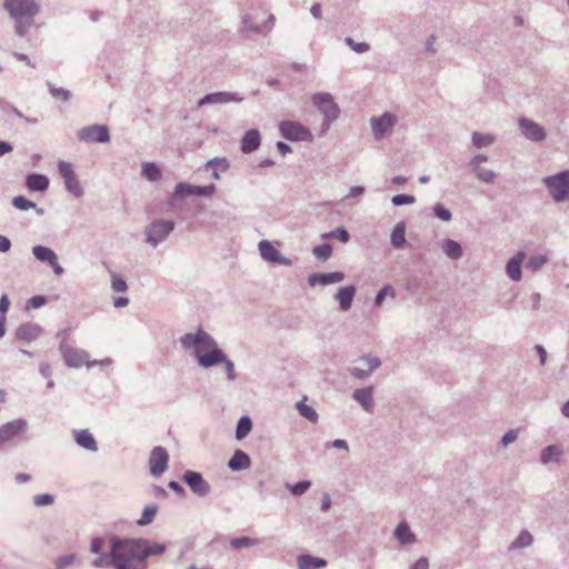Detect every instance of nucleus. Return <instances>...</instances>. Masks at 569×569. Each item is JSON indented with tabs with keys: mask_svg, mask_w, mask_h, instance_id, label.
Here are the masks:
<instances>
[{
	"mask_svg": "<svg viewBox=\"0 0 569 569\" xmlns=\"http://www.w3.org/2000/svg\"><path fill=\"white\" fill-rule=\"evenodd\" d=\"M166 546L159 542L150 543L143 538L114 537L110 542V553L92 560L96 569L113 567L114 569H148L147 558L162 555Z\"/></svg>",
	"mask_w": 569,
	"mask_h": 569,
	"instance_id": "obj_1",
	"label": "nucleus"
},
{
	"mask_svg": "<svg viewBox=\"0 0 569 569\" xmlns=\"http://www.w3.org/2000/svg\"><path fill=\"white\" fill-rule=\"evenodd\" d=\"M3 6L16 20V33L23 37L32 26L39 6L33 0H6Z\"/></svg>",
	"mask_w": 569,
	"mask_h": 569,
	"instance_id": "obj_2",
	"label": "nucleus"
},
{
	"mask_svg": "<svg viewBox=\"0 0 569 569\" xmlns=\"http://www.w3.org/2000/svg\"><path fill=\"white\" fill-rule=\"evenodd\" d=\"M543 183L556 202H563L569 198V170L546 177Z\"/></svg>",
	"mask_w": 569,
	"mask_h": 569,
	"instance_id": "obj_3",
	"label": "nucleus"
},
{
	"mask_svg": "<svg viewBox=\"0 0 569 569\" xmlns=\"http://www.w3.org/2000/svg\"><path fill=\"white\" fill-rule=\"evenodd\" d=\"M173 229L174 222L172 220H154L144 230L146 241L156 248L167 239Z\"/></svg>",
	"mask_w": 569,
	"mask_h": 569,
	"instance_id": "obj_4",
	"label": "nucleus"
},
{
	"mask_svg": "<svg viewBox=\"0 0 569 569\" xmlns=\"http://www.w3.org/2000/svg\"><path fill=\"white\" fill-rule=\"evenodd\" d=\"M279 131L282 138L289 141H308L313 140L310 130L298 121L283 120L279 123Z\"/></svg>",
	"mask_w": 569,
	"mask_h": 569,
	"instance_id": "obj_5",
	"label": "nucleus"
},
{
	"mask_svg": "<svg viewBox=\"0 0 569 569\" xmlns=\"http://www.w3.org/2000/svg\"><path fill=\"white\" fill-rule=\"evenodd\" d=\"M196 359L200 367L211 368L224 361V352L218 347L217 341L211 337V341L206 343L204 349L196 352Z\"/></svg>",
	"mask_w": 569,
	"mask_h": 569,
	"instance_id": "obj_6",
	"label": "nucleus"
},
{
	"mask_svg": "<svg viewBox=\"0 0 569 569\" xmlns=\"http://www.w3.org/2000/svg\"><path fill=\"white\" fill-rule=\"evenodd\" d=\"M312 103L322 113L323 119L337 120L340 114V108L333 101V98L328 92H319L312 96Z\"/></svg>",
	"mask_w": 569,
	"mask_h": 569,
	"instance_id": "obj_7",
	"label": "nucleus"
},
{
	"mask_svg": "<svg viewBox=\"0 0 569 569\" xmlns=\"http://www.w3.org/2000/svg\"><path fill=\"white\" fill-rule=\"evenodd\" d=\"M58 171L63 179L67 191L72 193L76 198H81L83 196V189L74 173L73 166L70 162L60 160L58 162Z\"/></svg>",
	"mask_w": 569,
	"mask_h": 569,
	"instance_id": "obj_8",
	"label": "nucleus"
},
{
	"mask_svg": "<svg viewBox=\"0 0 569 569\" xmlns=\"http://www.w3.org/2000/svg\"><path fill=\"white\" fill-rule=\"evenodd\" d=\"M216 184L194 186L188 182H178L174 187L172 197L182 199L190 196L211 197L216 191Z\"/></svg>",
	"mask_w": 569,
	"mask_h": 569,
	"instance_id": "obj_9",
	"label": "nucleus"
},
{
	"mask_svg": "<svg viewBox=\"0 0 569 569\" xmlns=\"http://www.w3.org/2000/svg\"><path fill=\"white\" fill-rule=\"evenodd\" d=\"M397 123V116L391 112H383L380 117H372L370 124L376 140H381L391 133Z\"/></svg>",
	"mask_w": 569,
	"mask_h": 569,
	"instance_id": "obj_10",
	"label": "nucleus"
},
{
	"mask_svg": "<svg viewBox=\"0 0 569 569\" xmlns=\"http://www.w3.org/2000/svg\"><path fill=\"white\" fill-rule=\"evenodd\" d=\"M78 139L82 142H98L107 143L110 141V132L104 124H91L81 128L78 133Z\"/></svg>",
	"mask_w": 569,
	"mask_h": 569,
	"instance_id": "obj_11",
	"label": "nucleus"
},
{
	"mask_svg": "<svg viewBox=\"0 0 569 569\" xmlns=\"http://www.w3.org/2000/svg\"><path fill=\"white\" fill-rule=\"evenodd\" d=\"M182 481L190 488V490L198 497H207L211 492V486L203 478V476L193 470H187L182 475Z\"/></svg>",
	"mask_w": 569,
	"mask_h": 569,
	"instance_id": "obj_12",
	"label": "nucleus"
},
{
	"mask_svg": "<svg viewBox=\"0 0 569 569\" xmlns=\"http://www.w3.org/2000/svg\"><path fill=\"white\" fill-rule=\"evenodd\" d=\"M358 362L361 363V367L348 368V372L357 379L369 378L381 366L380 359L370 353L361 356Z\"/></svg>",
	"mask_w": 569,
	"mask_h": 569,
	"instance_id": "obj_13",
	"label": "nucleus"
},
{
	"mask_svg": "<svg viewBox=\"0 0 569 569\" xmlns=\"http://www.w3.org/2000/svg\"><path fill=\"white\" fill-rule=\"evenodd\" d=\"M518 124L521 131V134L532 141V142H541L546 139L547 133L543 127H541L538 122L522 117L518 120Z\"/></svg>",
	"mask_w": 569,
	"mask_h": 569,
	"instance_id": "obj_14",
	"label": "nucleus"
},
{
	"mask_svg": "<svg viewBox=\"0 0 569 569\" xmlns=\"http://www.w3.org/2000/svg\"><path fill=\"white\" fill-rule=\"evenodd\" d=\"M169 462L168 451L163 447H154L149 458L150 472L153 477H160L167 469Z\"/></svg>",
	"mask_w": 569,
	"mask_h": 569,
	"instance_id": "obj_15",
	"label": "nucleus"
},
{
	"mask_svg": "<svg viewBox=\"0 0 569 569\" xmlns=\"http://www.w3.org/2000/svg\"><path fill=\"white\" fill-rule=\"evenodd\" d=\"M59 349L68 367L79 368L82 365L88 366V363H90L88 361L89 355L84 350L74 349L64 342L60 345Z\"/></svg>",
	"mask_w": 569,
	"mask_h": 569,
	"instance_id": "obj_16",
	"label": "nucleus"
},
{
	"mask_svg": "<svg viewBox=\"0 0 569 569\" xmlns=\"http://www.w3.org/2000/svg\"><path fill=\"white\" fill-rule=\"evenodd\" d=\"M260 256L263 260L281 264V266H291V260L289 258L283 257L280 251L268 240H261L258 244Z\"/></svg>",
	"mask_w": 569,
	"mask_h": 569,
	"instance_id": "obj_17",
	"label": "nucleus"
},
{
	"mask_svg": "<svg viewBox=\"0 0 569 569\" xmlns=\"http://www.w3.org/2000/svg\"><path fill=\"white\" fill-rule=\"evenodd\" d=\"M210 341L211 336L202 329H199L196 333H186L180 338L182 348L186 350L194 348V353L204 349L206 343Z\"/></svg>",
	"mask_w": 569,
	"mask_h": 569,
	"instance_id": "obj_18",
	"label": "nucleus"
},
{
	"mask_svg": "<svg viewBox=\"0 0 569 569\" xmlns=\"http://www.w3.org/2000/svg\"><path fill=\"white\" fill-rule=\"evenodd\" d=\"M242 99L243 98L236 92L219 91L206 94L203 98L199 100L198 106L202 107L206 104H223L229 102H240L242 101Z\"/></svg>",
	"mask_w": 569,
	"mask_h": 569,
	"instance_id": "obj_19",
	"label": "nucleus"
},
{
	"mask_svg": "<svg viewBox=\"0 0 569 569\" xmlns=\"http://www.w3.org/2000/svg\"><path fill=\"white\" fill-rule=\"evenodd\" d=\"M352 399L366 411L371 413L375 408L373 401V387L356 389L352 393Z\"/></svg>",
	"mask_w": 569,
	"mask_h": 569,
	"instance_id": "obj_20",
	"label": "nucleus"
},
{
	"mask_svg": "<svg viewBox=\"0 0 569 569\" xmlns=\"http://www.w3.org/2000/svg\"><path fill=\"white\" fill-rule=\"evenodd\" d=\"M345 279V273L341 271H335L329 273L316 272L309 276L308 283L311 287L317 284L328 286L331 283L341 282Z\"/></svg>",
	"mask_w": 569,
	"mask_h": 569,
	"instance_id": "obj_21",
	"label": "nucleus"
},
{
	"mask_svg": "<svg viewBox=\"0 0 569 569\" xmlns=\"http://www.w3.org/2000/svg\"><path fill=\"white\" fill-rule=\"evenodd\" d=\"M27 429V421L24 419H16L7 422L0 427V438L3 442L9 441L17 435L23 432Z\"/></svg>",
	"mask_w": 569,
	"mask_h": 569,
	"instance_id": "obj_22",
	"label": "nucleus"
},
{
	"mask_svg": "<svg viewBox=\"0 0 569 569\" xmlns=\"http://www.w3.org/2000/svg\"><path fill=\"white\" fill-rule=\"evenodd\" d=\"M42 332L41 327L38 323L26 322L21 323L16 329V338L22 341H33L36 340Z\"/></svg>",
	"mask_w": 569,
	"mask_h": 569,
	"instance_id": "obj_23",
	"label": "nucleus"
},
{
	"mask_svg": "<svg viewBox=\"0 0 569 569\" xmlns=\"http://www.w3.org/2000/svg\"><path fill=\"white\" fill-rule=\"evenodd\" d=\"M356 287L353 284L341 287L335 295V299L339 302V307L342 311H348L356 296Z\"/></svg>",
	"mask_w": 569,
	"mask_h": 569,
	"instance_id": "obj_24",
	"label": "nucleus"
},
{
	"mask_svg": "<svg viewBox=\"0 0 569 569\" xmlns=\"http://www.w3.org/2000/svg\"><path fill=\"white\" fill-rule=\"evenodd\" d=\"M261 143V136L258 129L248 130L241 139V151L243 153H251L256 151Z\"/></svg>",
	"mask_w": 569,
	"mask_h": 569,
	"instance_id": "obj_25",
	"label": "nucleus"
},
{
	"mask_svg": "<svg viewBox=\"0 0 569 569\" xmlns=\"http://www.w3.org/2000/svg\"><path fill=\"white\" fill-rule=\"evenodd\" d=\"M73 436H74V440L83 449L88 450V451H91V452H97L98 451V445H97V441L94 439V437L92 436V433L87 430V429H82V430H74L73 431Z\"/></svg>",
	"mask_w": 569,
	"mask_h": 569,
	"instance_id": "obj_26",
	"label": "nucleus"
},
{
	"mask_svg": "<svg viewBox=\"0 0 569 569\" xmlns=\"http://www.w3.org/2000/svg\"><path fill=\"white\" fill-rule=\"evenodd\" d=\"M525 259V252L520 251L516 256H513L506 266V272L509 276V278L513 281L521 280L522 272H521V263Z\"/></svg>",
	"mask_w": 569,
	"mask_h": 569,
	"instance_id": "obj_27",
	"label": "nucleus"
},
{
	"mask_svg": "<svg viewBox=\"0 0 569 569\" xmlns=\"http://www.w3.org/2000/svg\"><path fill=\"white\" fill-rule=\"evenodd\" d=\"M298 569H321L327 566V560L311 555H300L297 558Z\"/></svg>",
	"mask_w": 569,
	"mask_h": 569,
	"instance_id": "obj_28",
	"label": "nucleus"
},
{
	"mask_svg": "<svg viewBox=\"0 0 569 569\" xmlns=\"http://www.w3.org/2000/svg\"><path fill=\"white\" fill-rule=\"evenodd\" d=\"M49 183L48 177L40 173H30L26 178V186L30 191H46Z\"/></svg>",
	"mask_w": 569,
	"mask_h": 569,
	"instance_id": "obj_29",
	"label": "nucleus"
},
{
	"mask_svg": "<svg viewBox=\"0 0 569 569\" xmlns=\"http://www.w3.org/2000/svg\"><path fill=\"white\" fill-rule=\"evenodd\" d=\"M251 460L248 453L242 450H236L228 461V468L232 471H240L250 467Z\"/></svg>",
	"mask_w": 569,
	"mask_h": 569,
	"instance_id": "obj_30",
	"label": "nucleus"
},
{
	"mask_svg": "<svg viewBox=\"0 0 569 569\" xmlns=\"http://www.w3.org/2000/svg\"><path fill=\"white\" fill-rule=\"evenodd\" d=\"M230 164L227 158H213L206 162V170H211V176L214 180H219L220 173L228 171Z\"/></svg>",
	"mask_w": 569,
	"mask_h": 569,
	"instance_id": "obj_31",
	"label": "nucleus"
},
{
	"mask_svg": "<svg viewBox=\"0 0 569 569\" xmlns=\"http://www.w3.org/2000/svg\"><path fill=\"white\" fill-rule=\"evenodd\" d=\"M395 537L401 545H410L416 541V536L406 521L400 522L396 527Z\"/></svg>",
	"mask_w": 569,
	"mask_h": 569,
	"instance_id": "obj_32",
	"label": "nucleus"
},
{
	"mask_svg": "<svg viewBox=\"0 0 569 569\" xmlns=\"http://www.w3.org/2000/svg\"><path fill=\"white\" fill-rule=\"evenodd\" d=\"M441 249L443 251V253L452 259V260H458L462 257V247L459 242H457L456 240H452V239H445L442 242H441Z\"/></svg>",
	"mask_w": 569,
	"mask_h": 569,
	"instance_id": "obj_33",
	"label": "nucleus"
},
{
	"mask_svg": "<svg viewBox=\"0 0 569 569\" xmlns=\"http://www.w3.org/2000/svg\"><path fill=\"white\" fill-rule=\"evenodd\" d=\"M562 448L558 445H549L541 450L540 462L548 465L551 461H559L562 455Z\"/></svg>",
	"mask_w": 569,
	"mask_h": 569,
	"instance_id": "obj_34",
	"label": "nucleus"
},
{
	"mask_svg": "<svg viewBox=\"0 0 569 569\" xmlns=\"http://www.w3.org/2000/svg\"><path fill=\"white\" fill-rule=\"evenodd\" d=\"M32 253L37 260L48 263L57 257L56 252L51 248L40 244L32 247Z\"/></svg>",
	"mask_w": 569,
	"mask_h": 569,
	"instance_id": "obj_35",
	"label": "nucleus"
},
{
	"mask_svg": "<svg viewBox=\"0 0 569 569\" xmlns=\"http://www.w3.org/2000/svg\"><path fill=\"white\" fill-rule=\"evenodd\" d=\"M391 244L399 249L406 243V227L403 222H398L392 229L390 236Z\"/></svg>",
	"mask_w": 569,
	"mask_h": 569,
	"instance_id": "obj_36",
	"label": "nucleus"
},
{
	"mask_svg": "<svg viewBox=\"0 0 569 569\" xmlns=\"http://www.w3.org/2000/svg\"><path fill=\"white\" fill-rule=\"evenodd\" d=\"M532 542H533L532 535L527 530H522L518 535V537L509 545L508 549L517 550V549L527 548V547L531 546Z\"/></svg>",
	"mask_w": 569,
	"mask_h": 569,
	"instance_id": "obj_37",
	"label": "nucleus"
},
{
	"mask_svg": "<svg viewBox=\"0 0 569 569\" xmlns=\"http://www.w3.org/2000/svg\"><path fill=\"white\" fill-rule=\"evenodd\" d=\"M471 141L476 148L481 149L491 146L496 141V137L490 133L475 131L472 133Z\"/></svg>",
	"mask_w": 569,
	"mask_h": 569,
	"instance_id": "obj_38",
	"label": "nucleus"
},
{
	"mask_svg": "<svg viewBox=\"0 0 569 569\" xmlns=\"http://www.w3.org/2000/svg\"><path fill=\"white\" fill-rule=\"evenodd\" d=\"M158 509L159 508H158L157 503H151V505L146 506L142 510L141 517L137 520V525L138 526L150 525L154 520Z\"/></svg>",
	"mask_w": 569,
	"mask_h": 569,
	"instance_id": "obj_39",
	"label": "nucleus"
},
{
	"mask_svg": "<svg viewBox=\"0 0 569 569\" xmlns=\"http://www.w3.org/2000/svg\"><path fill=\"white\" fill-rule=\"evenodd\" d=\"M296 409L301 417L306 418L310 422L316 423L318 421L319 416L317 411L312 407L306 405L305 400L298 401L296 403Z\"/></svg>",
	"mask_w": 569,
	"mask_h": 569,
	"instance_id": "obj_40",
	"label": "nucleus"
},
{
	"mask_svg": "<svg viewBox=\"0 0 569 569\" xmlns=\"http://www.w3.org/2000/svg\"><path fill=\"white\" fill-rule=\"evenodd\" d=\"M251 429H252V421H251L250 417L242 416L237 422L236 438L238 440L243 439L244 437L248 436V433L251 431Z\"/></svg>",
	"mask_w": 569,
	"mask_h": 569,
	"instance_id": "obj_41",
	"label": "nucleus"
},
{
	"mask_svg": "<svg viewBox=\"0 0 569 569\" xmlns=\"http://www.w3.org/2000/svg\"><path fill=\"white\" fill-rule=\"evenodd\" d=\"M471 170L473 171L476 178L485 183H493L498 176L493 170L483 168L481 166L472 168Z\"/></svg>",
	"mask_w": 569,
	"mask_h": 569,
	"instance_id": "obj_42",
	"label": "nucleus"
},
{
	"mask_svg": "<svg viewBox=\"0 0 569 569\" xmlns=\"http://www.w3.org/2000/svg\"><path fill=\"white\" fill-rule=\"evenodd\" d=\"M230 547L233 549L251 548L259 545V540L250 537H236L230 539Z\"/></svg>",
	"mask_w": 569,
	"mask_h": 569,
	"instance_id": "obj_43",
	"label": "nucleus"
},
{
	"mask_svg": "<svg viewBox=\"0 0 569 569\" xmlns=\"http://www.w3.org/2000/svg\"><path fill=\"white\" fill-rule=\"evenodd\" d=\"M47 88L50 94L57 100L67 102L72 97L71 92L68 89L56 87L50 81H47Z\"/></svg>",
	"mask_w": 569,
	"mask_h": 569,
	"instance_id": "obj_44",
	"label": "nucleus"
},
{
	"mask_svg": "<svg viewBox=\"0 0 569 569\" xmlns=\"http://www.w3.org/2000/svg\"><path fill=\"white\" fill-rule=\"evenodd\" d=\"M142 174L150 181H158L161 178V170L154 162H144Z\"/></svg>",
	"mask_w": 569,
	"mask_h": 569,
	"instance_id": "obj_45",
	"label": "nucleus"
},
{
	"mask_svg": "<svg viewBox=\"0 0 569 569\" xmlns=\"http://www.w3.org/2000/svg\"><path fill=\"white\" fill-rule=\"evenodd\" d=\"M386 297L393 299L396 297L395 288L391 284H385L376 295L375 306L381 307Z\"/></svg>",
	"mask_w": 569,
	"mask_h": 569,
	"instance_id": "obj_46",
	"label": "nucleus"
},
{
	"mask_svg": "<svg viewBox=\"0 0 569 569\" xmlns=\"http://www.w3.org/2000/svg\"><path fill=\"white\" fill-rule=\"evenodd\" d=\"M322 238H325V239H338L342 243H347L349 241V239H350V234H349V232L345 228L340 227V228H337V229H335L332 231L323 233Z\"/></svg>",
	"mask_w": 569,
	"mask_h": 569,
	"instance_id": "obj_47",
	"label": "nucleus"
},
{
	"mask_svg": "<svg viewBox=\"0 0 569 569\" xmlns=\"http://www.w3.org/2000/svg\"><path fill=\"white\" fill-rule=\"evenodd\" d=\"M12 206L21 211L29 210L31 208H37V203L27 199L23 196H17L12 199Z\"/></svg>",
	"mask_w": 569,
	"mask_h": 569,
	"instance_id": "obj_48",
	"label": "nucleus"
},
{
	"mask_svg": "<svg viewBox=\"0 0 569 569\" xmlns=\"http://www.w3.org/2000/svg\"><path fill=\"white\" fill-rule=\"evenodd\" d=\"M312 252L319 260L327 261L332 253V248L329 243H322L315 247Z\"/></svg>",
	"mask_w": 569,
	"mask_h": 569,
	"instance_id": "obj_49",
	"label": "nucleus"
},
{
	"mask_svg": "<svg viewBox=\"0 0 569 569\" xmlns=\"http://www.w3.org/2000/svg\"><path fill=\"white\" fill-rule=\"evenodd\" d=\"M111 288L114 292H126L128 284L123 278L111 271Z\"/></svg>",
	"mask_w": 569,
	"mask_h": 569,
	"instance_id": "obj_50",
	"label": "nucleus"
},
{
	"mask_svg": "<svg viewBox=\"0 0 569 569\" xmlns=\"http://www.w3.org/2000/svg\"><path fill=\"white\" fill-rule=\"evenodd\" d=\"M287 487L293 496H301L311 487V481L301 480L295 485H287Z\"/></svg>",
	"mask_w": 569,
	"mask_h": 569,
	"instance_id": "obj_51",
	"label": "nucleus"
},
{
	"mask_svg": "<svg viewBox=\"0 0 569 569\" xmlns=\"http://www.w3.org/2000/svg\"><path fill=\"white\" fill-rule=\"evenodd\" d=\"M106 547V541L100 537H94L90 541V552L98 555V557L102 555H109V552H103Z\"/></svg>",
	"mask_w": 569,
	"mask_h": 569,
	"instance_id": "obj_52",
	"label": "nucleus"
},
{
	"mask_svg": "<svg viewBox=\"0 0 569 569\" xmlns=\"http://www.w3.org/2000/svg\"><path fill=\"white\" fill-rule=\"evenodd\" d=\"M347 46L357 53H365L370 50V44L367 42H356L351 37L345 39Z\"/></svg>",
	"mask_w": 569,
	"mask_h": 569,
	"instance_id": "obj_53",
	"label": "nucleus"
},
{
	"mask_svg": "<svg viewBox=\"0 0 569 569\" xmlns=\"http://www.w3.org/2000/svg\"><path fill=\"white\" fill-rule=\"evenodd\" d=\"M547 262V257L543 254H537L529 258L526 267L532 271L539 270Z\"/></svg>",
	"mask_w": 569,
	"mask_h": 569,
	"instance_id": "obj_54",
	"label": "nucleus"
},
{
	"mask_svg": "<svg viewBox=\"0 0 569 569\" xmlns=\"http://www.w3.org/2000/svg\"><path fill=\"white\" fill-rule=\"evenodd\" d=\"M391 202L393 206L400 207L405 204H412L416 202V198L411 194H396L391 198Z\"/></svg>",
	"mask_w": 569,
	"mask_h": 569,
	"instance_id": "obj_55",
	"label": "nucleus"
},
{
	"mask_svg": "<svg viewBox=\"0 0 569 569\" xmlns=\"http://www.w3.org/2000/svg\"><path fill=\"white\" fill-rule=\"evenodd\" d=\"M54 501V497L51 493H40L33 497V505L36 507L50 506Z\"/></svg>",
	"mask_w": 569,
	"mask_h": 569,
	"instance_id": "obj_56",
	"label": "nucleus"
},
{
	"mask_svg": "<svg viewBox=\"0 0 569 569\" xmlns=\"http://www.w3.org/2000/svg\"><path fill=\"white\" fill-rule=\"evenodd\" d=\"M433 212H435V216L442 221H450L452 218L450 210L447 209L442 203H437L433 207Z\"/></svg>",
	"mask_w": 569,
	"mask_h": 569,
	"instance_id": "obj_57",
	"label": "nucleus"
},
{
	"mask_svg": "<svg viewBox=\"0 0 569 569\" xmlns=\"http://www.w3.org/2000/svg\"><path fill=\"white\" fill-rule=\"evenodd\" d=\"M76 556L74 555H64L56 560V568L57 569H64L73 563Z\"/></svg>",
	"mask_w": 569,
	"mask_h": 569,
	"instance_id": "obj_58",
	"label": "nucleus"
},
{
	"mask_svg": "<svg viewBox=\"0 0 569 569\" xmlns=\"http://www.w3.org/2000/svg\"><path fill=\"white\" fill-rule=\"evenodd\" d=\"M226 369V375L229 381L236 380L234 363L224 355V361H222Z\"/></svg>",
	"mask_w": 569,
	"mask_h": 569,
	"instance_id": "obj_59",
	"label": "nucleus"
},
{
	"mask_svg": "<svg viewBox=\"0 0 569 569\" xmlns=\"http://www.w3.org/2000/svg\"><path fill=\"white\" fill-rule=\"evenodd\" d=\"M518 438V431L515 430V429H510L509 431H507L502 438H501V445L506 448L508 447L510 443L515 442Z\"/></svg>",
	"mask_w": 569,
	"mask_h": 569,
	"instance_id": "obj_60",
	"label": "nucleus"
},
{
	"mask_svg": "<svg viewBox=\"0 0 569 569\" xmlns=\"http://www.w3.org/2000/svg\"><path fill=\"white\" fill-rule=\"evenodd\" d=\"M46 302H47V298H46L44 296H40V295H38V296H33V297H31V298L28 300L27 306H28L29 308L38 309V308H40V307L44 306V305H46Z\"/></svg>",
	"mask_w": 569,
	"mask_h": 569,
	"instance_id": "obj_61",
	"label": "nucleus"
},
{
	"mask_svg": "<svg viewBox=\"0 0 569 569\" xmlns=\"http://www.w3.org/2000/svg\"><path fill=\"white\" fill-rule=\"evenodd\" d=\"M1 110L3 114H6L7 117L16 116L21 119V117L23 116V113L20 110H18L14 106L10 103H4L1 107Z\"/></svg>",
	"mask_w": 569,
	"mask_h": 569,
	"instance_id": "obj_62",
	"label": "nucleus"
},
{
	"mask_svg": "<svg viewBox=\"0 0 569 569\" xmlns=\"http://www.w3.org/2000/svg\"><path fill=\"white\" fill-rule=\"evenodd\" d=\"M489 160V157L487 154H476L473 156L470 160H469V163L468 166L472 169V168H477V167H480L482 162H486Z\"/></svg>",
	"mask_w": 569,
	"mask_h": 569,
	"instance_id": "obj_63",
	"label": "nucleus"
},
{
	"mask_svg": "<svg viewBox=\"0 0 569 569\" xmlns=\"http://www.w3.org/2000/svg\"><path fill=\"white\" fill-rule=\"evenodd\" d=\"M429 568V561L426 557L419 558L410 569H428Z\"/></svg>",
	"mask_w": 569,
	"mask_h": 569,
	"instance_id": "obj_64",
	"label": "nucleus"
}]
</instances>
